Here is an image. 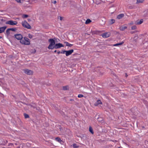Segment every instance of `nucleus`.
<instances>
[{
	"mask_svg": "<svg viewBox=\"0 0 148 148\" xmlns=\"http://www.w3.org/2000/svg\"><path fill=\"white\" fill-rule=\"evenodd\" d=\"M48 41L50 43V44L48 47V49H54L55 45L54 40L53 38H51Z\"/></svg>",
	"mask_w": 148,
	"mask_h": 148,
	"instance_id": "1",
	"label": "nucleus"
},
{
	"mask_svg": "<svg viewBox=\"0 0 148 148\" xmlns=\"http://www.w3.org/2000/svg\"><path fill=\"white\" fill-rule=\"evenodd\" d=\"M20 43L22 45H29L30 44V42L29 39L26 37H25L23 39L20 40Z\"/></svg>",
	"mask_w": 148,
	"mask_h": 148,
	"instance_id": "2",
	"label": "nucleus"
},
{
	"mask_svg": "<svg viewBox=\"0 0 148 148\" xmlns=\"http://www.w3.org/2000/svg\"><path fill=\"white\" fill-rule=\"evenodd\" d=\"M21 24L22 26L28 29H30L31 28V26L26 21H23Z\"/></svg>",
	"mask_w": 148,
	"mask_h": 148,
	"instance_id": "3",
	"label": "nucleus"
},
{
	"mask_svg": "<svg viewBox=\"0 0 148 148\" xmlns=\"http://www.w3.org/2000/svg\"><path fill=\"white\" fill-rule=\"evenodd\" d=\"M17 22L16 21H14L12 20H10L6 22V24L10 25H14L17 24Z\"/></svg>",
	"mask_w": 148,
	"mask_h": 148,
	"instance_id": "4",
	"label": "nucleus"
},
{
	"mask_svg": "<svg viewBox=\"0 0 148 148\" xmlns=\"http://www.w3.org/2000/svg\"><path fill=\"white\" fill-rule=\"evenodd\" d=\"M14 36L18 40H21L23 38V36L21 34H15Z\"/></svg>",
	"mask_w": 148,
	"mask_h": 148,
	"instance_id": "5",
	"label": "nucleus"
},
{
	"mask_svg": "<svg viewBox=\"0 0 148 148\" xmlns=\"http://www.w3.org/2000/svg\"><path fill=\"white\" fill-rule=\"evenodd\" d=\"M24 72L27 74L30 75L33 74V72L30 70L25 69L23 70Z\"/></svg>",
	"mask_w": 148,
	"mask_h": 148,
	"instance_id": "6",
	"label": "nucleus"
},
{
	"mask_svg": "<svg viewBox=\"0 0 148 148\" xmlns=\"http://www.w3.org/2000/svg\"><path fill=\"white\" fill-rule=\"evenodd\" d=\"M110 35V32H106L103 34H101V36L103 38H106L109 37Z\"/></svg>",
	"mask_w": 148,
	"mask_h": 148,
	"instance_id": "7",
	"label": "nucleus"
},
{
	"mask_svg": "<svg viewBox=\"0 0 148 148\" xmlns=\"http://www.w3.org/2000/svg\"><path fill=\"white\" fill-rule=\"evenodd\" d=\"M64 46L61 43H58L56 44L55 45L54 48L56 49H57L63 47Z\"/></svg>",
	"mask_w": 148,
	"mask_h": 148,
	"instance_id": "8",
	"label": "nucleus"
},
{
	"mask_svg": "<svg viewBox=\"0 0 148 148\" xmlns=\"http://www.w3.org/2000/svg\"><path fill=\"white\" fill-rule=\"evenodd\" d=\"M74 50L73 49H71L69 51H66V56H69L71 55L73 52Z\"/></svg>",
	"mask_w": 148,
	"mask_h": 148,
	"instance_id": "9",
	"label": "nucleus"
},
{
	"mask_svg": "<svg viewBox=\"0 0 148 148\" xmlns=\"http://www.w3.org/2000/svg\"><path fill=\"white\" fill-rule=\"evenodd\" d=\"M7 28V27L5 26L0 27V33L4 32Z\"/></svg>",
	"mask_w": 148,
	"mask_h": 148,
	"instance_id": "10",
	"label": "nucleus"
},
{
	"mask_svg": "<svg viewBox=\"0 0 148 148\" xmlns=\"http://www.w3.org/2000/svg\"><path fill=\"white\" fill-rule=\"evenodd\" d=\"M102 103L101 102V101L99 100H98L94 104V105L95 106H97L99 104H102Z\"/></svg>",
	"mask_w": 148,
	"mask_h": 148,
	"instance_id": "11",
	"label": "nucleus"
},
{
	"mask_svg": "<svg viewBox=\"0 0 148 148\" xmlns=\"http://www.w3.org/2000/svg\"><path fill=\"white\" fill-rule=\"evenodd\" d=\"M124 16L123 14H122L119 15L117 16V18L118 19H120L122 18Z\"/></svg>",
	"mask_w": 148,
	"mask_h": 148,
	"instance_id": "12",
	"label": "nucleus"
},
{
	"mask_svg": "<svg viewBox=\"0 0 148 148\" xmlns=\"http://www.w3.org/2000/svg\"><path fill=\"white\" fill-rule=\"evenodd\" d=\"M64 43L65 44L66 46H69L70 47L73 45L69 44L68 42H64Z\"/></svg>",
	"mask_w": 148,
	"mask_h": 148,
	"instance_id": "13",
	"label": "nucleus"
},
{
	"mask_svg": "<svg viewBox=\"0 0 148 148\" xmlns=\"http://www.w3.org/2000/svg\"><path fill=\"white\" fill-rule=\"evenodd\" d=\"M115 22V20L114 19H112L109 21V24H112Z\"/></svg>",
	"mask_w": 148,
	"mask_h": 148,
	"instance_id": "14",
	"label": "nucleus"
},
{
	"mask_svg": "<svg viewBox=\"0 0 148 148\" xmlns=\"http://www.w3.org/2000/svg\"><path fill=\"white\" fill-rule=\"evenodd\" d=\"M127 28L126 26H121L120 27V29L121 31H123Z\"/></svg>",
	"mask_w": 148,
	"mask_h": 148,
	"instance_id": "15",
	"label": "nucleus"
},
{
	"mask_svg": "<svg viewBox=\"0 0 148 148\" xmlns=\"http://www.w3.org/2000/svg\"><path fill=\"white\" fill-rule=\"evenodd\" d=\"M124 43L123 42H121L119 43H118L115 44L114 45H113L114 46H117L119 45H122Z\"/></svg>",
	"mask_w": 148,
	"mask_h": 148,
	"instance_id": "16",
	"label": "nucleus"
},
{
	"mask_svg": "<svg viewBox=\"0 0 148 148\" xmlns=\"http://www.w3.org/2000/svg\"><path fill=\"white\" fill-rule=\"evenodd\" d=\"M89 131L92 134H93L94 132L91 126H90L89 127Z\"/></svg>",
	"mask_w": 148,
	"mask_h": 148,
	"instance_id": "17",
	"label": "nucleus"
},
{
	"mask_svg": "<svg viewBox=\"0 0 148 148\" xmlns=\"http://www.w3.org/2000/svg\"><path fill=\"white\" fill-rule=\"evenodd\" d=\"M144 1V0H137L136 3L137 4L142 3Z\"/></svg>",
	"mask_w": 148,
	"mask_h": 148,
	"instance_id": "18",
	"label": "nucleus"
},
{
	"mask_svg": "<svg viewBox=\"0 0 148 148\" xmlns=\"http://www.w3.org/2000/svg\"><path fill=\"white\" fill-rule=\"evenodd\" d=\"M10 28H9L7 29L6 30V33L7 35L8 36L10 34Z\"/></svg>",
	"mask_w": 148,
	"mask_h": 148,
	"instance_id": "19",
	"label": "nucleus"
},
{
	"mask_svg": "<svg viewBox=\"0 0 148 148\" xmlns=\"http://www.w3.org/2000/svg\"><path fill=\"white\" fill-rule=\"evenodd\" d=\"M91 21L89 19H87L86 22L85 23L86 24H88L89 23H90L91 22Z\"/></svg>",
	"mask_w": 148,
	"mask_h": 148,
	"instance_id": "20",
	"label": "nucleus"
},
{
	"mask_svg": "<svg viewBox=\"0 0 148 148\" xmlns=\"http://www.w3.org/2000/svg\"><path fill=\"white\" fill-rule=\"evenodd\" d=\"M18 3H23V0H15Z\"/></svg>",
	"mask_w": 148,
	"mask_h": 148,
	"instance_id": "21",
	"label": "nucleus"
},
{
	"mask_svg": "<svg viewBox=\"0 0 148 148\" xmlns=\"http://www.w3.org/2000/svg\"><path fill=\"white\" fill-rule=\"evenodd\" d=\"M55 139L56 141H58L59 142H60L62 141V140H61L60 138L58 137L56 138Z\"/></svg>",
	"mask_w": 148,
	"mask_h": 148,
	"instance_id": "22",
	"label": "nucleus"
},
{
	"mask_svg": "<svg viewBox=\"0 0 148 148\" xmlns=\"http://www.w3.org/2000/svg\"><path fill=\"white\" fill-rule=\"evenodd\" d=\"M10 30L14 32H15L17 30V29L16 28H10Z\"/></svg>",
	"mask_w": 148,
	"mask_h": 148,
	"instance_id": "23",
	"label": "nucleus"
},
{
	"mask_svg": "<svg viewBox=\"0 0 148 148\" xmlns=\"http://www.w3.org/2000/svg\"><path fill=\"white\" fill-rule=\"evenodd\" d=\"M143 22V19H141L138 22H137L136 23V24L138 25H140Z\"/></svg>",
	"mask_w": 148,
	"mask_h": 148,
	"instance_id": "24",
	"label": "nucleus"
},
{
	"mask_svg": "<svg viewBox=\"0 0 148 148\" xmlns=\"http://www.w3.org/2000/svg\"><path fill=\"white\" fill-rule=\"evenodd\" d=\"M73 146L74 148H79V146L76 145L75 144H74L73 145Z\"/></svg>",
	"mask_w": 148,
	"mask_h": 148,
	"instance_id": "25",
	"label": "nucleus"
},
{
	"mask_svg": "<svg viewBox=\"0 0 148 148\" xmlns=\"http://www.w3.org/2000/svg\"><path fill=\"white\" fill-rule=\"evenodd\" d=\"M28 17V15L27 14H23L22 16V17L23 18H27Z\"/></svg>",
	"mask_w": 148,
	"mask_h": 148,
	"instance_id": "26",
	"label": "nucleus"
},
{
	"mask_svg": "<svg viewBox=\"0 0 148 148\" xmlns=\"http://www.w3.org/2000/svg\"><path fill=\"white\" fill-rule=\"evenodd\" d=\"M24 116H25V118H28L29 117V116L28 114H24Z\"/></svg>",
	"mask_w": 148,
	"mask_h": 148,
	"instance_id": "27",
	"label": "nucleus"
},
{
	"mask_svg": "<svg viewBox=\"0 0 148 148\" xmlns=\"http://www.w3.org/2000/svg\"><path fill=\"white\" fill-rule=\"evenodd\" d=\"M102 119L101 118H98L97 119V120L98 121L101 122L102 121Z\"/></svg>",
	"mask_w": 148,
	"mask_h": 148,
	"instance_id": "28",
	"label": "nucleus"
},
{
	"mask_svg": "<svg viewBox=\"0 0 148 148\" xmlns=\"http://www.w3.org/2000/svg\"><path fill=\"white\" fill-rule=\"evenodd\" d=\"M136 26H133L131 27L132 29V30H134L136 29Z\"/></svg>",
	"mask_w": 148,
	"mask_h": 148,
	"instance_id": "29",
	"label": "nucleus"
},
{
	"mask_svg": "<svg viewBox=\"0 0 148 148\" xmlns=\"http://www.w3.org/2000/svg\"><path fill=\"white\" fill-rule=\"evenodd\" d=\"M28 36L30 38H32V35L30 34H28Z\"/></svg>",
	"mask_w": 148,
	"mask_h": 148,
	"instance_id": "30",
	"label": "nucleus"
},
{
	"mask_svg": "<svg viewBox=\"0 0 148 148\" xmlns=\"http://www.w3.org/2000/svg\"><path fill=\"white\" fill-rule=\"evenodd\" d=\"M83 95L82 94H79L78 95V97L79 98L82 97H83Z\"/></svg>",
	"mask_w": 148,
	"mask_h": 148,
	"instance_id": "31",
	"label": "nucleus"
},
{
	"mask_svg": "<svg viewBox=\"0 0 148 148\" xmlns=\"http://www.w3.org/2000/svg\"><path fill=\"white\" fill-rule=\"evenodd\" d=\"M66 51H63L62 52H61V53L64 54L65 53H66Z\"/></svg>",
	"mask_w": 148,
	"mask_h": 148,
	"instance_id": "32",
	"label": "nucleus"
},
{
	"mask_svg": "<svg viewBox=\"0 0 148 148\" xmlns=\"http://www.w3.org/2000/svg\"><path fill=\"white\" fill-rule=\"evenodd\" d=\"M67 87L66 86H64L63 87V89L64 90H66L67 89Z\"/></svg>",
	"mask_w": 148,
	"mask_h": 148,
	"instance_id": "33",
	"label": "nucleus"
},
{
	"mask_svg": "<svg viewBox=\"0 0 148 148\" xmlns=\"http://www.w3.org/2000/svg\"><path fill=\"white\" fill-rule=\"evenodd\" d=\"M60 20L62 21L63 19V17L61 16H60Z\"/></svg>",
	"mask_w": 148,
	"mask_h": 148,
	"instance_id": "34",
	"label": "nucleus"
},
{
	"mask_svg": "<svg viewBox=\"0 0 148 148\" xmlns=\"http://www.w3.org/2000/svg\"><path fill=\"white\" fill-rule=\"evenodd\" d=\"M29 106H30V107H33V108H35V106H32V105H29Z\"/></svg>",
	"mask_w": 148,
	"mask_h": 148,
	"instance_id": "35",
	"label": "nucleus"
},
{
	"mask_svg": "<svg viewBox=\"0 0 148 148\" xmlns=\"http://www.w3.org/2000/svg\"><path fill=\"white\" fill-rule=\"evenodd\" d=\"M53 3L54 4H56V1H53Z\"/></svg>",
	"mask_w": 148,
	"mask_h": 148,
	"instance_id": "36",
	"label": "nucleus"
},
{
	"mask_svg": "<svg viewBox=\"0 0 148 148\" xmlns=\"http://www.w3.org/2000/svg\"><path fill=\"white\" fill-rule=\"evenodd\" d=\"M57 53L58 54H60V53H61V52H60V51H58V52H57Z\"/></svg>",
	"mask_w": 148,
	"mask_h": 148,
	"instance_id": "37",
	"label": "nucleus"
},
{
	"mask_svg": "<svg viewBox=\"0 0 148 148\" xmlns=\"http://www.w3.org/2000/svg\"><path fill=\"white\" fill-rule=\"evenodd\" d=\"M56 51H56V50H55V51H54V52L56 53Z\"/></svg>",
	"mask_w": 148,
	"mask_h": 148,
	"instance_id": "38",
	"label": "nucleus"
},
{
	"mask_svg": "<svg viewBox=\"0 0 148 148\" xmlns=\"http://www.w3.org/2000/svg\"><path fill=\"white\" fill-rule=\"evenodd\" d=\"M27 7H31V6H27Z\"/></svg>",
	"mask_w": 148,
	"mask_h": 148,
	"instance_id": "39",
	"label": "nucleus"
},
{
	"mask_svg": "<svg viewBox=\"0 0 148 148\" xmlns=\"http://www.w3.org/2000/svg\"><path fill=\"white\" fill-rule=\"evenodd\" d=\"M2 38V37L0 36V39L1 38Z\"/></svg>",
	"mask_w": 148,
	"mask_h": 148,
	"instance_id": "40",
	"label": "nucleus"
}]
</instances>
